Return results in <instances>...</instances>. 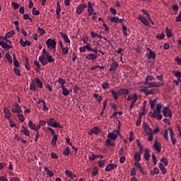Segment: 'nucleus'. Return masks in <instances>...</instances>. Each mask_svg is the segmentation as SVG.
Returning <instances> with one entry per match:
<instances>
[{
	"mask_svg": "<svg viewBox=\"0 0 181 181\" xmlns=\"http://www.w3.org/2000/svg\"><path fill=\"white\" fill-rule=\"evenodd\" d=\"M55 61L54 58L52 55H40L39 62L42 64V66H46L49 63H52Z\"/></svg>",
	"mask_w": 181,
	"mask_h": 181,
	"instance_id": "f257e3e1",
	"label": "nucleus"
},
{
	"mask_svg": "<svg viewBox=\"0 0 181 181\" xmlns=\"http://www.w3.org/2000/svg\"><path fill=\"white\" fill-rule=\"evenodd\" d=\"M168 131H170V141H172L173 145L176 144V139H174V132L171 127H168L165 129L164 134H163L165 141H168Z\"/></svg>",
	"mask_w": 181,
	"mask_h": 181,
	"instance_id": "f03ea898",
	"label": "nucleus"
},
{
	"mask_svg": "<svg viewBox=\"0 0 181 181\" xmlns=\"http://www.w3.org/2000/svg\"><path fill=\"white\" fill-rule=\"evenodd\" d=\"M47 124H48L49 127L53 128H62L60 124L57 123L56 119L54 118H50L48 120H47Z\"/></svg>",
	"mask_w": 181,
	"mask_h": 181,
	"instance_id": "7ed1b4c3",
	"label": "nucleus"
},
{
	"mask_svg": "<svg viewBox=\"0 0 181 181\" xmlns=\"http://www.w3.org/2000/svg\"><path fill=\"white\" fill-rule=\"evenodd\" d=\"M144 85H146L147 88H160L163 86V83H158L157 82H144Z\"/></svg>",
	"mask_w": 181,
	"mask_h": 181,
	"instance_id": "20e7f679",
	"label": "nucleus"
},
{
	"mask_svg": "<svg viewBox=\"0 0 181 181\" xmlns=\"http://www.w3.org/2000/svg\"><path fill=\"white\" fill-rule=\"evenodd\" d=\"M117 135H119V130H115L112 132H109L108 134H107V138L115 141L116 139H117Z\"/></svg>",
	"mask_w": 181,
	"mask_h": 181,
	"instance_id": "39448f33",
	"label": "nucleus"
},
{
	"mask_svg": "<svg viewBox=\"0 0 181 181\" xmlns=\"http://www.w3.org/2000/svg\"><path fill=\"white\" fill-rule=\"evenodd\" d=\"M45 45H47V47L48 48H50L51 49H56L57 42L54 40L49 38L48 40H47V42H45Z\"/></svg>",
	"mask_w": 181,
	"mask_h": 181,
	"instance_id": "423d86ee",
	"label": "nucleus"
},
{
	"mask_svg": "<svg viewBox=\"0 0 181 181\" xmlns=\"http://www.w3.org/2000/svg\"><path fill=\"white\" fill-rule=\"evenodd\" d=\"M141 92L143 93H145V95H156L158 93V90L155 88H153L151 90H147L146 88H144L141 90Z\"/></svg>",
	"mask_w": 181,
	"mask_h": 181,
	"instance_id": "0eeeda50",
	"label": "nucleus"
},
{
	"mask_svg": "<svg viewBox=\"0 0 181 181\" xmlns=\"http://www.w3.org/2000/svg\"><path fill=\"white\" fill-rule=\"evenodd\" d=\"M11 112L16 114H21L22 113L21 107H20V105H18V103H14L12 105V109H11Z\"/></svg>",
	"mask_w": 181,
	"mask_h": 181,
	"instance_id": "6e6552de",
	"label": "nucleus"
},
{
	"mask_svg": "<svg viewBox=\"0 0 181 181\" xmlns=\"http://www.w3.org/2000/svg\"><path fill=\"white\" fill-rule=\"evenodd\" d=\"M163 115H164L165 117H170L172 118L173 115H172V112L170 110V108H168V107H164L163 108Z\"/></svg>",
	"mask_w": 181,
	"mask_h": 181,
	"instance_id": "1a4fd4ad",
	"label": "nucleus"
},
{
	"mask_svg": "<svg viewBox=\"0 0 181 181\" xmlns=\"http://www.w3.org/2000/svg\"><path fill=\"white\" fill-rule=\"evenodd\" d=\"M148 51V54H147V59H155L156 58V53L152 51L150 48H146Z\"/></svg>",
	"mask_w": 181,
	"mask_h": 181,
	"instance_id": "9d476101",
	"label": "nucleus"
},
{
	"mask_svg": "<svg viewBox=\"0 0 181 181\" xmlns=\"http://www.w3.org/2000/svg\"><path fill=\"white\" fill-rule=\"evenodd\" d=\"M144 132L146 133V134H153V130L149 127L148 124L144 122L143 123Z\"/></svg>",
	"mask_w": 181,
	"mask_h": 181,
	"instance_id": "9b49d317",
	"label": "nucleus"
},
{
	"mask_svg": "<svg viewBox=\"0 0 181 181\" xmlns=\"http://www.w3.org/2000/svg\"><path fill=\"white\" fill-rule=\"evenodd\" d=\"M118 95H129V90L127 88H120L119 90H117Z\"/></svg>",
	"mask_w": 181,
	"mask_h": 181,
	"instance_id": "f8f14e48",
	"label": "nucleus"
},
{
	"mask_svg": "<svg viewBox=\"0 0 181 181\" xmlns=\"http://www.w3.org/2000/svg\"><path fill=\"white\" fill-rule=\"evenodd\" d=\"M3 112L4 113V117L6 118V119L10 120L12 119L11 117V112H10L9 109L8 107H6L4 109Z\"/></svg>",
	"mask_w": 181,
	"mask_h": 181,
	"instance_id": "ddd939ff",
	"label": "nucleus"
},
{
	"mask_svg": "<svg viewBox=\"0 0 181 181\" xmlns=\"http://www.w3.org/2000/svg\"><path fill=\"white\" fill-rule=\"evenodd\" d=\"M86 8H87V4H81V5L78 6L77 10L76 11V13L78 15H81V13H83V10H84Z\"/></svg>",
	"mask_w": 181,
	"mask_h": 181,
	"instance_id": "4468645a",
	"label": "nucleus"
},
{
	"mask_svg": "<svg viewBox=\"0 0 181 181\" xmlns=\"http://www.w3.org/2000/svg\"><path fill=\"white\" fill-rule=\"evenodd\" d=\"M117 168V165L114 163H110L108 165L106 166V168H105V170L106 172H110L111 170L116 169Z\"/></svg>",
	"mask_w": 181,
	"mask_h": 181,
	"instance_id": "2eb2a0df",
	"label": "nucleus"
},
{
	"mask_svg": "<svg viewBox=\"0 0 181 181\" xmlns=\"http://www.w3.org/2000/svg\"><path fill=\"white\" fill-rule=\"evenodd\" d=\"M138 19L139 21H141L142 24L145 25V26L149 27L150 24L148 21L146 19H145L144 17H143L142 16H139Z\"/></svg>",
	"mask_w": 181,
	"mask_h": 181,
	"instance_id": "dca6fc26",
	"label": "nucleus"
},
{
	"mask_svg": "<svg viewBox=\"0 0 181 181\" xmlns=\"http://www.w3.org/2000/svg\"><path fill=\"white\" fill-rule=\"evenodd\" d=\"M35 86L37 87V88H43V83L41 81L40 78H35Z\"/></svg>",
	"mask_w": 181,
	"mask_h": 181,
	"instance_id": "f3484780",
	"label": "nucleus"
},
{
	"mask_svg": "<svg viewBox=\"0 0 181 181\" xmlns=\"http://www.w3.org/2000/svg\"><path fill=\"white\" fill-rule=\"evenodd\" d=\"M118 64L116 62H112L109 68V71H115L117 69Z\"/></svg>",
	"mask_w": 181,
	"mask_h": 181,
	"instance_id": "a211bd4d",
	"label": "nucleus"
},
{
	"mask_svg": "<svg viewBox=\"0 0 181 181\" xmlns=\"http://www.w3.org/2000/svg\"><path fill=\"white\" fill-rule=\"evenodd\" d=\"M61 51H62V55L66 56L69 52V47L66 45V47H60Z\"/></svg>",
	"mask_w": 181,
	"mask_h": 181,
	"instance_id": "6ab92c4d",
	"label": "nucleus"
},
{
	"mask_svg": "<svg viewBox=\"0 0 181 181\" xmlns=\"http://www.w3.org/2000/svg\"><path fill=\"white\" fill-rule=\"evenodd\" d=\"M98 57V55L93 54H89L86 56V59L88 60H95Z\"/></svg>",
	"mask_w": 181,
	"mask_h": 181,
	"instance_id": "aec40b11",
	"label": "nucleus"
},
{
	"mask_svg": "<svg viewBox=\"0 0 181 181\" xmlns=\"http://www.w3.org/2000/svg\"><path fill=\"white\" fill-rule=\"evenodd\" d=\"M161 144L160 142L158 141H155L154 145H153V148H155V150H156L157 152L160 153V150H161Z\"/></svg>",
	"mask_w": 181,
	"mask_h": 181,
	"instance_id": "412c9836",
	"label": "nucleus"
},
{
	"mask_svg": "<svg viewBox=\"0 0 181 181\" xmlns=\"http://www.w3.org/2000/svg\"><path fill=\"white\" fill-rule=\"evenodd\" d=\"M22 129L21 133L23 134V135H25V136H30V132L25 127V126H22Z\"/></svg>",
	"mask_w": 181,
	"mask_h": 181,
	"instance_id": "4be33fe9",
	"label": "nucleus"
},
{
	"mask_svg": "<svg viewBox=\"0 0 181 181\" xmlns=\"http://www.w3.org/2000/svg\"><path fill=\"white\" fill-rule=\"evenodd\" d=\"M20 45H21L22 47H25L26 46H30L31 42L28 40L24 42L23 40L21 38L20 39Z\"/></svg>",
	"mask_w": 181,
	"mask_h": 181,
	"instance_id": "5701e85b",
	"label": "nucleus"
},
{
	"mask_svg": "<svg viewBox=\"0 0 181 181\" xmlns=\"http://www.w3.org/2000/svg\"><path fill=\"white\" fill-rule=\"evenodd\" d=\"M150 157H151V155H149V149L148 148L145 149V152L144 153V158L145 159V160L148 162Z\"/></svg>",
	"mask_w": 181,
	"mask_h": 181,
	"instance_id": "b1692460",
	"label": "nucleus"
},
{
	"mask_svg": "<svg viewBox=\"0 0 181 181\" xmlns=\"http://www.w3.org/2000/svg\"><path fill=\"white\" fill-rule=\"evenodd\" d=\"M37 88H38L35 83V80L32 79V83L30 84V90L31 91H35L37 90Z\"/></svg>",
	"mask_w": 181,
	"mask_h": 181,
	"instance_id": "393cba45",
	"label": "nucleus"
},
{
	"mask_svg": "<svg viewBox=\"0 0 181 181\" xmlns=\"http://www.w3.org/2000/svg\"><path fill=\"white\" fill-rule=\"evenodd\" d=\"M99 132V127L96 126L90 129V133H89V135H91V134H95V135H98Z\"/></svg>",
	"mask_w": 181,
	"mask_h": 181,
	"instance_id": "a878e982",
	"label": "nucleus"
},
{
	"mask_svg": "<svg viewBox=\"0 0 181 181\" xmlns=\"http://www.w3.org/2000/svg\"><path fill=\"white\" fill-rule=\"evenodd\" d=\"M60 36L64 39V42L66 43H70V40L68 37L67 35L64 34V33H60Z\"/></svg>",
	"mask_w": 181,
	"mask_h": 181,
	"instance_id": "bb28decb",
	"label": "nucleus"
},
{
	"mask_svg": "<svg viewBox=\"0 0 181 181\" xmlns=\"http://www.w3.org/2000/svg\"><path fill=\"white\" fill-rule=\"evenodd\" d=\"M139 100L138 97H137V94L135 93L134 95H128L127 97V102H130L131 100Z\"/></svg>",
	"mask_w": 181,
	"mask_h": 181,
	"instance_id": "cd10ccee",
	"label": "nucleus"
},
{
	"mask_svg": "<svg viewBox=\"0 0 181 181\" xmlns=\"http://www.w3.org/2000/svg\"><path fill=\"white\" fill-rule=\"evenodd\" d=\"M13 62L12 61V63H13L14 66L16 68H20L19 62L16 59V54H13Z\"/></svg>",
	"mask_w": 181,
	"mask_h": 181,
	"instance_id": "c85d7f7f",
	"label": "nucleus"
},
{
	"mask_svg": "<svg viewBox=\"0 0 181 181\" xmlns=\"http://www.w3.org/2000/svg\"><path fill=\"white\" fill-rule=\"evenodd\" d=\"M107 20L110 21V22L112 23H118V20H119V18H118L117 16H114V17L108 16Z\"/></svg>",
	"mask_w": 181,
	"mask_h": 181,
	"instance_id": "c756f323",
	"label": "nucleus"
},
{
	"mask_svg": "<svg viewBox=\"0 0 181 181\" xmlns=\"http://www.w3.org/2000/svg\"><path fill=\"white\" fill-rule=\"evenodd\" d=\"M134 160L139 163L141 161V154L139 152H136L135 154L134 155Z\"/></svg>",
	"mask_w": 181,
	"mask_h": 181,
	"instance_id": "7c9ffc66",
	"label": "nucleus"
},
{
	"mask_svg": "<svg viewBox=\"0 0 181 181\" xmlns=\"http://www.w3.org/2000/svg\"><path fill=\"white\" fill-rule=\"evenodd\" d=\"M57 140H58V134H54V136H53L52 137V139L51 140V145L55 146Z\"/></svg>",
	"mask_w": 181,
	"mask_h": 181,
	"instance_id": "2f4dec72",
	"label": "nucleus"
},
{
	"mask_svg": "<svg viewBox=\"0 0 181 181\" xmlns=\"http://www.w3.org/2000/svg\"><path fill=\"white\" fill-rule=\"evenodd\" d=\"M87 8H88V10H87L88 12H94V7L91 4V1H88Z\"/></svg>",
	"mask_w": 181,
	"mask_h": 181,
	"instance_id": "473e14b6",
	"label": "nucleus"
},
{
	"mask_svg": "<svg viewBox=\"0 0 181 181\" xmlns=\"http://www.w3.org/2000/svg\"><path fill=\"white\" fill-rule=\"evenodd\" d=\"M61 90H62V95H64V96H67L68 95H69V90L64 86L61 87Z\"/></svg>",
	"mask_w": 181,
	"mask_h": 181,
	"instance_id": "72a5a7b5",
	"label": "nucleus"
},
{
	"mask_svg": "<svg viewBox=\"0 0 181 181\" xmlns=\"http://www.w3.org/2000/svg\"><path fill=\"white\" fill-rule=\"evenodd\" d=\"M93 98L96 99L99 104H100V102L103 100V97L99 96V95L97 93L93 94Z\"/></svg>",
	"mask_w": 181,
	"mask_h": 181,
	"instance_id": "f704fd0d",
	"label": "nucleus"
},
{
	"mask_svg": "<svg viewBox=\"0 0 181 181\" xmlns=\"http://www.w3.org/2000/svg\"><path fill=\"white\" fill-rule=\"evenodd\" d=\"M163 107V105H162V103H158L156 105V112L157 114H160V110H162V108Z\"/></svg>",
	"mask_w": 181,
	"mask_h": 181,
	"instance_id": "c9c22d12",
	"label": "nucleus"
},
{
	"mask_svg": "<svg viewBox=\"0 0 181 181\" xmlns=\"http://www.w3.org/2000/svg\"><path fill=\"white\" fill-rule=\"evenodd\" d=\"M158 99H154L153 101H149V104L151 105V110H154V107L156 104H158Z\"/></svg>",
	"mask_w": 181,
	"mask_h": 181,
	"instance_id": "e433bc0d",
	"label": "nucleus"
},
{
	"mask_svg": "<svg viewBox=\"0 0 181 181\" xmlns=\"http://www.w3.org/2000/svg\"><path fill=\"white\" fill-rule=\"evenodd\" d=\"M97 157L95 156L94 153H90V154L88 155V159L90 161H94Z\"/></svg>",
	"mask_w": 181,
	"mask_h": 181,
	"instance_id": "4c0bfd02",
	"label": "nucleus"
},
{
	"mask_svg": "<svg viewBox=\"0 0 181 181\" xmlns=\"http://www.w3.org/2000/svg\"><path fill=\"white\" fill-rule=\"evenodd\" d=\"M157 115H158V112L155 110H154V112H148L149 117H151L153 119H156Z\"/></svg>",
	"mask_w": 181,
	"mask_h": 181,
	"instance_id": "58836bf2",
	"label": "nucleus"
},
{
	"mask_svg": "<svg viewBox=\"0 0 181 181\" xmlns=\"http://www.w3.org/2000/svg\"><path fill=\"white\" fill-rule=\"evenodd\" d=\"M110 93H112V98H114V100H117L118 95H119L118 93L115 92V90H110Z\"/></svg>",
	"mask_w": 181,
	"mask_h": 181,
	"instance_id": "ea45409f",
	"label": "nucleus"
},
{
	"mask_svg": "<svg viewBox=\"0 0 181 181\" xmlns=\"http://www.w3.org/2000/svg\"><path fill=\"white\" fill-rule=\"evenodd\" d=\"M159 167H160V171H162V174H163V175H165V173H166V169H165V167H164L163 163H160Z\"/></svg>",
	"mask_w": 181,
	"mask_h": 181,
	"instance_id": "a19ab883",
	"label": "nucleus"
},
{
	"mask_svg": "<svg viewBox=\"0 0 181 181\" xmlns=\"http://www.w3.org/2000/svg\"><path fill=\"white\" fill-rule=\"evenodd\" d=\"M153 80H154V77L152 75H148L145 78L144 83H149V81H152Z\"/></svg>",
	"mask_w": 181,
	"mask_h": 181,
	"instance_id": "79ce46f5",
	"label": "nucleus"
},
{
	"mask_svg": "<svg viewBox=\"0 0 181 181\" xmlns=\"http://www.w3.org/2000/svg\"><path fill=\"white\" fill-rule=\"evenodd\" d=\"M90 35L93 38L98 37V39H103V36L101 35L97 34L96 33L91 32Z\"/></svg>",
	"mask_w": 181,
	"mask_h": 181,
	"instance_id": "37998d69",
	"label": "nucleus"
},
{
	"mask_svg": "<svg viewBox=\"0 0 181 181\" xmlns=\"http://www.w3.org/2000/svg\"><path fill=\"white\" fill-rule=\"evenodd\" d=\"M45 172H47V174H48L49 177H54V173L48 169V168H45Z\"/></svg>",
	"mask_w": 181,
	"mask_h": 181,
	"instance_id": "c03bdc74",
	"label": "nucleus"
},
{
	"mask_svg": "<svg viewBox=\"0 0 181 181\" xmlns=\"http://www.w3.org/2000/svg\"><path fill=\"white\" fill-rule=\"evenodd\" d=\"M61 11H62V9L60 8L59 1H58L57 2V10H56L57 16H59Z\"/></svg>",
	"mask_w": 181,
	"mask_h": 181,
	"instance_id": "a18cd8bd",
	"label": "nucleus"
},
{
	"mask_svg": "<svg viewBox=\"0 0 181 181\" xmlns=\"http://www.w3.org/2000/svg\"><path fill=\"white\" fill-rule=\"evenodd\" d=\"M173 74L177 78H181V71H173Z\"/></svg>",
	"mask_w": 181,
	"mask_h": 181,
	"instance_id": "49530a36",
	"label": "nucleus"
},
{
	"mask_svg": "<svg viewBox=\"0 0 181 181\" xmlns=\"http://www.w3.org/2000/svg\"><path fill=\"white\" fill-rule=\"evenodd\" d=\"M106 146L114 147L115 146V144L114 142H112L110 139H106Z\"/></svg>",
	"mask_w": 181,
	"mask_h": 181,
	"instance_id": "de8ad7c7",
	"label": "nucleus"
},
{
	"mask_svg": "<svg viewBox=\"0 0 181 181\" xmlns=\"http://www.w3.org/2000/svg\"><path fill=\"white\" fill-rule=\"evenodd\" d=\"M58 83L61 85V87H64V85L66 84V81H64V78H59Z\"/></svg>",
	"mask_w": 181,
	"mask_h": 181,
	"instance_id": "09e8293b",
	"label": "nucleus"
},
{
	"mask_svg": "<svg viewBox=\"0 0 181 181\" xmlns=\"http://www.w3.org/2000/svg\"><path fill=\"white\" fill-rule=\"evenodd\" d=\"M28 126L31 129V130L35 129V124L33 123V121L30 120L29 123H28Z\"/></svg>",
	"mask_w": 181,
	"mask_h": 181,
	"instance_id": "8fccbe9b",
	"label": "nucleus"
},
{
	"mask_svg": "<svg viewBox=\"0 0 181 181\" xmlns=\"http://www.w3.org/2000/svg\"><path fill=\"white\" fill-rule=\"evenodd\" d=\"M6 60H8V63L12 64V57L9 54V52L6 54Z\"/></svg>",
	"mask_w": 181,
	"mask_h": 181,
	"instance_id": "3c124183",
	"label": "nucleus"
},
{
	"mask_svg": "<svg viewBox=\"0 0 181 181\" xmlns=\"http://www.w3.org/2000/svg\"><path fill=\"white\" fill-rule=\"evenodd\" d=\"M25 69H27V70H30V63L29 62L28 57H25Z\"/></svg>",
	"mask_w": 181,
	"mask_h": 181,
	"instance_id": "603ef678",
	"label": "nucleus"
},
{
	"mask_svg": "<svg viewBox=\"0 0 181 181\" xmlns=\"http://www.w3.org/2000/svg\"><path fill=\"white\" fill-rule=\"evenodd\" d=\"M101 88H103L104 90H106L107 88H110V83H108V82H104L103 84H101Z\"/></svg>",
	"mask_w": 181,
	"mask_h": 181,
	"instance_id": "864d4df0",
	"label": "nucleus"
},
{
	"mask_svg": "<svg viewBox=\"0 0 181 181\" xmlns=\"http://www.w3.org/2000/svg\"><path fill=\"white\" fill-rule=\"evenodd\" d=\"M14 35V31H11L10 33H8L6 34V39H10Z\"/></svg>",
	"mask_w": 181,
	"mask_h": 181,
	"instance_id": "5fc2aeb1",
	"label": "nucleus"
},
{
	"mask_svg": "<svg viewBox=\"0 0 181 181\" xmlns=\"http://www.w3.org/2000/svg\"><path fill=\"white\" fill-rule=\"evenodd\" d=\"M13 72H14V74H16L18 76H21V73H20V70L17 67L13 68Z\"/></svg>",
	"mask_w": 181,
	"mask_h": 181,
	"instance_id": "6e6d98bb",
	"label": "nucleus"
},
{
	"mask_svg": "<svg viewBox=\"0 0 181 181\" xmlns=\"http://www.w3.org/2000/svg\"><path fill=\"white\" fill-rule=\"evenodd\" d=\"M0 46L3 48V49H6L9 47V45L6 44V42H4V41H0Z\"/></svg>",
	"mask_w": 181,
	"mask_h": 181,
	"instance_id": "4d7b16f0",
	"label": "nucleus"
},
{
	"mask_svg": "<svg viewBox=\"0 0 181 181\" xmlns=\"http://www.w3.org/2000/svg\"><path fill=\"white\" fill-rule=\"evenodd\" d=\"M105 164H106V160H99V162H98V166L100 168H104Z\"/></svg>",
	"mask_w": 181,
	"mask_h": 181,
	"instance_id": "13d9d810",
	"label": "nucleus"
},
{
	"mask_svg": "<svg viewBox=\"0 0 181 181\" xmlns=\"http://www.w3.org/2000/svg\"><path fill=\"white\" fill-rule=\"evenodd\" d=\"M165 33H166V36H168V38L172 37V31L171 30L166 28L165 30Z\"/></svg>",
	"mask_w": 181,
	"mask_h": 181,
	"instance_id": "bf43d9fd",
	"label": "nucleus"
},
{
	"mask_svg": "<svg viewBox=\"0 0 181 181\" xmlns=\"http://www.w3.org/2000/svg\"><path fill=\"white\" fill-rule=\"evenodd\" d=\"M23 19L24 21H29L30 22H33V19L30 18V16H29L28 14H24Z\"/></svg>",
	"mask_w": 181,
	"mask_h": 181,
	"instance_id": "052dcab7",
	"label": "nucleus"
},
{
	"mask_svg": "<svg viewBox=\"0 0 181 181\" xmlns=\"http://www.w3.org/2000/svg\"><path fill=\"white\" fill-rule=\"evenodd\" d=\"M98 173V169L97 168V167H93L91 175H93V176L95 177L97 175Z\"/></svg>",
	"mask_w": 181,
	"mask_h": 181,
	"instance_id": "680f3d73",
	"label": "nucleus"
},
{
	"mask_svg": "<svg viewBox=\"0 0 181 181\" xmlns=\"http://www.w3.org/2000/svg\"><path fill=\"white\" fill-rule=\"evenodd\" d=\"M37 32H39L40 36H42L45 35V33H46V30L40 28H37Z\"/></svg>",
	"mask_w": 181,
	"mask_h": 181,
	"instance_id": "e2e57ef3",
	"label": "nucleus"
},
{
	"mask_svg": "<svg viewBox=\"0 0 181 181\" xmlns=\"http://www.w3.org/2000/svg\"><path fill=\"white\" fill-rule=\"evenodd\" d=\"M160 162L164 163L163 165H165V166H168V159L165 158V157H164L162 159H160Z\"/></svg>",
	"mask_w": 181,
	"mask_h": 181,
	"instance_id": "0e129e2a",
	"label": "nucleus"
},
{
	"mask_svg": "<svg viewBox=\"0 0 181 181\" xmlns=\"http://www.w3.org/2000/svg\"><path fill=\"white\" fill-rule=\"evenodd\" d=\"M64 174H66V175L68 176V177H71V176H73V175H74L73 173V172H71L70 170H68L64 171Z\"/></svg>",
	"mask_w": 181,
	"mask_h": 181,
	"instance_id": "69168bd1",
	"label": "nucleus"
},
{
	"mask_svg": "<svg viewBox=\"0 0 181 181\" xmlns=\"http://www.w3.org/2000/svg\"><path fill=\"white\" fill-rule=\"evenodd\" d=\"M180 4L181 5V2L180 3ZM175 21L177 23L181 22V11L180 12V14H178V16L176 17Z\"/></svg>",
	"mask_w": 181,
	"mask_h": 181,
	"instance_id": "338daca9",
	"label": "nucleus"
},
{
	"mask_svg": "<svg viewBox=\"0 0 181 181\" xmlns=\"http://www.w3.org/2000/svg\"><path fill=\"white\" fill-rule=\"evenodd\" d=\"M165 37V35L164 34H158L156 35V39L158 40H163Z\"/></svg>",
	"mask_w": 181,
	"mask_h": 181,
	"instance_id": "774afa93",
	"label": "nucleus"
}]
</instances>
